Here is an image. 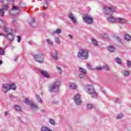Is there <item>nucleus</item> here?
Returning a JSON list of instances; mask_svg holds the SVG:
<instances>
[{
  "instance_id": "nucleus-1",
  "label": "nucleus",
  "mask_w": 131,
  "mask_h": 131,
  "mask_svg": "<svg viewBox=\"0 0 131 131\" xmlns=\"http://www.w3.org/2000/svg\"><path fill=\"white\" fill-rule=\"evenodd\" d=\"M89 53V50L86 49H80L77 52V58H78L79 60H88L90 56Z\"/></svg>"
},
{
  "instance_id": "nucleus-2",
  "label": "nucleus",
  "mask_w": 131,
  "mask_h": 131,
  "mask_svg": "<svg viewBox=\"0 0 131 131\" xmlns=\"http://www.w3.org/2000/svg\"><path fill=\"white\" fill-rule=\"evenodd\" d=\"M84 91L89 94V95H91L93 98H97L98 97V94L95 91V89H94V86L93 84H88L84 89Z\"/></svg>"
},
{
  "instance_id": "nucleus-3",
  "label": "nucleus",
  "mask_w": 131,
  "mask_h": 131,
  "mask_svg": "<svg viewBox=\"0 0 131 131\" xmlns=\"http://www.w3.org/2000/svg\"><path fill=\"white\" fill-rule=\"evenodd\" d=\"M60 85L61 83L58 81L53 82L50 84V85L49 87V92H50V93H55L56 92H58Z\"/></svg>"
},
{
  "instance_id": "nucleus-4",
  "label": "nucleus",
  "mask_w": 131,
  "mask_h": 131,
  "mask_svg": "<svg viewBox=\"0 0 131 131\" xmlns=\"http://www.w3.org/2000/svg\"><path fill=\"white\" fill-rule=\"evenodd\" d=\"M103 13L106 16H112L113 13L115 12V7L114 6H105L103 7Z\"/></svg>"
},
{
  "instance_id": "nucleus-5",
  "label": "nucleus",
  "mask_w": 131,
  "mask_h": 131,
  "mask_svg": "<svg viewBox=\"0 0 131 131\" xmlns=\"http://www.w3.org/2000/svg\"><path fill=\"white\" fill-rule=\"evenodd\" d=\"M44 55L42 53H39L35 54L33 56V59L35 61H37L38 63H43L45 62V58L43 57Z\"/></svg>"
},
{
  "instance_id": "nucleus-6",
  "label": "nucleus",
  "mask_w": 131,
  "mask_h": 131,
  "mask_svg": "<svg viewBox=\"0 0 131 131\" xmlns=\"http://www.w3.org/2000/svg\"><path fill=\"white\" fill-rule=\"evenodd\" d=\"M82 19L87 24H93L94 23V18L89 14H85L82 16Z\"/></svg>"
},
{
  "instance_id": "nucleus-7",
  "label": "nucleus",
  "mask_w": 131,
  "mask_h": 131,
  "mask_svg": "<svg viewBox=\"0 0 131 131\" xmlns=\"http://www.w3.org/2000/svg\"><path fill=\"white\" fill-rule=\"evenodd\" d=\"M73 101L75 102V104L77 105V106H79L81 105V99H80V95L79 94H76L73 98Z\"/></svg>"
},
{
  "instance_id": "nucleus-8",
  "label": "nucleus",
  "mask_w": 131,
  "mask_h": 131,
  "mask_svg": "<svg viewBox=\"0 0 131 131\" xmlns=\"http://www.w3.org/2000/svg\"><path fill=\"white\" fill-rule=\"evenodd\" d=\"M30 107L32 111H38V110H39V107H38V105L33 102H32V103L30 104Z\"/></svg>"
},
{
  "instance_id": "nucleus-9",
  "label": "nucleus",
  "mask_w": 131,
  "mask_h": 131,
  "mask_svg": "<svg viewBox=\"0 0 131 131\" xmlns=\"http://www.w3.org/2000/svg\"><path fill=\"white\" fill-rule=\"evenodd\" d=\"M9 9L8 5H3L2 6V9H0V16L1 17H4V14H5L4 11H7V9Z\"/></svg>"
},
{
  "instance_id": "nucleus-10",
  "label": "nucleus",
  "mask_w": 131,
  "mask_h": 131,
  "mask_svg": "<svg viewBox=\"0 0 131 131\" xmlns=\"http://www.w3.org/2000/svg\"><path fill=\"white\" fill-rule=\"evenodd\" d=\"M2 90L4 93H7L8 91H10V84H3Z\"/></svg>"
},
{
  "instance_id": "nucleus-11",
  "label": "nucleus",
  "mask_w": 131,
  "mask_h": 131,
  "mask_svg": "<svg viewBox=\"0 0 131 131\" xmlns=\"http://www.w3.org/2000/svg\"><path fill=\"white\" fill-rule=\"evenodd\" d=\"M40 73L43 77H46V78H51V75H50L48 72L44 70H41L40 71Z\"/></svg>"
},
{
  "instance_id": "nucleus-12",
  "label": "nucleus",
  "mask_w": 131,
  "mask_h": 131,
  "mask_svg": "<svg viewBox=\"0 0 131 131\" xmlns=\"http://www.w3.org/2000/svg\"><path fill=\"white\" fill-rule=\"evenodd\" d=\"M68 18L70 19V20L74 23V24H75L76 23V18L75 16H74V15L73 13H70L68 15Z\"/></svg>"
},
{
  "instance_id": "nucleus-13",
  "label": "nucleus",
  "mask_w": 131,
  "mask_h": 131,
  "mask_svg": "<svg viewBox=\"0 0 131 131\" xmlns=\"http://www.w3.org/2000/svg\"><path fill=\"white\" fill-rule=\"evenodd\" d=\"M68 18L70 19V20L74 23V24H75L76 23V18L75 16H74V15L73 13H70L68 15Z\"/></svg>"
},
{
  "instance_id": "nucleus-14",
  "label": "nucleus",
  "mask_w": 131,
  "mask_h": 131,
  "mask_svg": "<svg viewBox=\"0 0 131 131\" xmlns=\"http://www.w3.org/2000/svg\"><path fill=\"white\" fill-rule=\"evenodd\" d=\"M51 57L52 59L55 60V61H57L59 58L58 57V52L57 51H53L51 53Z\"/></svg>"
},
{
  "instance_id": "nucleus-15",
  "label": "nucleus",
  "mask_w": 131,
  "mask_h": 131,
  "mask_svg": "<svg viewBox=\"0 0 131 131\" xmlns=\"http://www.w3.org/2000/svg\"><path fill=\"white\" fill-rule=\"evenodd\" d=\"M106 20L110 23H114L115 22V17L113 15H110L109 17H107Z\"/></svg>"
},
{
  "instance_id": "nucleus-16",
  "label": "nucleus",
  "mask_w": 131,
  "mask_h": 131,
  "mask_svg": "<svg viewBox=\"0 0 131 131\" xmlns=\"http://www.w3.org/2000/svg\"><path fill=\"white\" fill-rule=\"evenodd\" d=\"M115 22H117L118 23H126L127 21L125 18H116Z\"/></svg>"
},
{
  "instance_id": "nucleus-17",
  "label": "nucleus",
  "mask_w": 131,
  "mask_h": 131,
  "mask_svg": "<svg viewBox=\"0 0 131 131\" xmlns=\"http://www.w3.org/2000/svg\"><path fill=\"white\" fill-rule=\"evenodd\" d=\"M12 11L13 12H14V11H15V12H16V13L13 14V15H17V14H19V12H20V10H19V7H18V6L14 5V4L12 5Z\"/></svg>"
},
{
  "instance_id": "nucleus-18",
  "label": "nucleus",
  "mask_w": 131,
  "mask_h": 131,
  "mask_svg": "<svg viewBox=\"0 0 131 131\" xmlns=\"http://www.w3.org/2000/svg\"><path fill=\"white\" fill-rule=\"evenodd\" d=\"M28 23L31 26H33V24H36L35 23V19L34 17H31L28 19Z\"/></svg>"
},
{
  "instance_id": "nucleus-19",
  "label": "nucleus",
  "mask_w": 131,
  "mask_h": 131,
  "mask_svg": "<svg viewBox=\"0 0 131 131\" xmlns=\"http://www.w3.org/2000/svg\"><path fill=\"white\" fill-rule=\"evenodd\" d=\"M23 102L24 103H25V104L29 106H30V104H32V103L33 102H32V101H31L30 100H29L28 98H25Z\"/></svg>"
},
{
  "instance_id": "nucleus-20",
  "label": "nucleus",
  "mask_w": 131,
  "mask_h": 131,
  "mask_svg": "<svg viewBox=\"0 0 131 131\" xmlns=\"http://www.w3.org/2000/svg\"><path fill=\"white\" fill-rule=\"evenodd\" d=\"M6 36H7L8 38V39H9L10 41L12 42V41H14V36L13 35V34H12V33L11 34H7L6 35Z\"/></svg>"
},
{
  "instance_id": "nucleus-21",
  "label": "nucleus",
  "mask_w": 131,
  "mask_h": 131,
  "mask_svg": "<svg viewBox=\"0 0 131 131\" xmlns=\"http://www.w3.org/2000/svg\"><path fill=\"white\" fill-rule=\"evenodd\" d=\"M107 50L110 53H114L115 51V47L113 46H110L107 48Z\"/></svg>"
},
{
  "instance_id": "nucleus-22",
  "label": "nucleus",
  "mask_w": 131,
  "mask_h": 131,
  "mask_svg": "<svg viewBox=\"0 0 131 131\" xmlns=\"http://www.w3.org/2000/svg\"><path fill=\"white\" fill-rule=\"evenodd\" d=\"M61 32H62V30H61V29H57L54 31L51 32V35H55V34H60Z\"/></svg>"
},
{
  "instance_id": "nucleus-23",
  "label": "nucleus",
  "mask_w": 131,
  "mask_h": 131,
  "mask_svg": "<svg viewBox=\"0 0 131 131\" xmlns=\"http://www.w3.org/2000/svg\"><path fill=\"white\" fill-rule=\"evenodd\" d=\"M121 74L123 76H125V77H127L129 75V72H128L127 70H123L121 72Z\"/></svg>"
},
{
  "instance_id": "nucleus-24",
  "label": "nucleus",
  "mask_w": 131,
  "mask_h": 131,
  "mask_svg": "<svg viewBox=\"0 0 131 131\" xmlns=\"http://www.w3.org/2000/svg\"><path fill=\"white\" fill-rule=\"evenodd\" d=\"M124 39L125 40H126V41H130L131 40V36L128 34H125L124 36Z\"/></svg>"
},
{
  "instance_id": "nucleus-25",
  "label": "nucleus",
  "mask_w": 131,
  "mask_h": 131,
  "mask_svg": "<svg viewBox=\"0 0 131 131\" xmlns=\"http://www.w3.org/2000/svg\"><path fill=\"white\" fill-rule=\"evenodd\" d=\"M16 89H17V86L14 83H12L9 84V90H12V91H16Z\"/></svg>"
},
{
  "instance_id": "nucleus-26",
  "label": "nucleus",
  "mask_w": 131,
  "mask_h": 131,
  "mask_svg": "<svg viewBox=\"0 0 131 131\" xmlns=\"http://www.w3.org/2000/svg\"><path fill=\"white\" fill-rule=\"evenodd\" d=\"M7 25V22L6 20H0V27H4L5 28Z\"/></svg>"
},
{
  "instance_id": "nucleus-27",
  "label": "nucleus",
  "mask_w": 131,
  "mask_h": 131,
  "mask_svg": "<svg viewBox=\"0 0 131 131\" xmlns=\"http://www.w3.org/2000/svg\"><path fill=\"white\" fill-rule=\"evenodd\" d=\"M78 71L80 72V73H82L83 74H86V73L88 72L86 71V70H85L82 68H79Z\"/></svg>"
},
{
  "instance_id": "nucleus-28",
  "label": "nucleus",
  "mask_w": 131,
  "mask_h": 131,
  "mask_svg": "<svg viewBox=\"0 0 131 131\" xmlns=\"http://www.w3.org/2000/svg\"><path fill=\"white\" fill-rule=\"evenodd\" d=\"M4 31L6 32L7 34L12 33V29L11 28H6V27L4 28Z\"/></svg>"
},
{
  "instance_id": "nucleus-29",
  "label": "nucleus",
  "mask_w": 131,
  "mask_h": 131,
  "mask_svg": "<svg viewBox=\"0 0 131 131\" xmlns=\"http://www.w3.org/2000/svg\"><path fill=\"white\" fill-rule=\"evenodd\" d=\"M70 89L71 90H76V84L75 83L71 82L70 83Z\"/></svg>"
},
{
  "instance_id": "nucleus-30",
  "label": "nucleus",
  "mask_w": 131,
  "mask_h": 131,
  "mask_svg": "<svg viewBox=\"0 0 131 131\" xmlns=\"http://www.w3.org/2000/svg\"><path fill=\"white\" fill-rule=\"evenodd\" d=\"M86 67L89 70H95V68H94V67L90 63H86Z\"/></svg>"
},
{
  "instance_id": "nucleus-31",
  "label": "nucleus",
  "mask_w": 131,
  "mask_h": 131,
  "mask_svg": "<svg viewBox=\"0 0 131 131\" xmlns=\"http://www.w3.org/2000/svg\"><path fill=\"white\" fill-rule=\"evenodd\" d=\"M36 99L38 103H40V104H42V99L39 97V96L37 95H36Z\"/></svg>"
},
{
  "instance_id": "nucleus-32",
  "label": "nucleus",
  "mask_w": 131,
  "mask_h": 131,
  "mask_svg": "<svg viewBox=\"0 0 131 131\" xmlns=\"http://www.w3.org/2000/svg\"><path fill=\"white\" fill-rule=\"evenodd\" d=\"M14 108L15 110H16V111H18V112L21 111V107L18 105H15L14 106Z\"/></svg>"
},
{
  "instance_id": "nucleus-33",
  "label": "nucleus",
  "mask_w": 131,
  "mask_h": 131,
  "mask_svg": "<svg viewBox=\"0 0 131 131\" xmlns=\"http://www.w3.org/2000/svg\"><path fill=\"white\" fill-rule=\"evenodd\" d=\"M55 40L56 43H57V45H60V43H61V40H60V38H59V37L55 36Z\"/></svg>"
},
{
  "instance_id": "nucleus-34",
  "label": "nucleus",
  "mask_w": 131,
  "mask_h": 131,
  "mask_svg": "<svg viewBox=\"0 0 131 131\" xmlns=\"http://www.w3.org/2000/svg\"><path fill=\"white\" fill-rule=\"evenodd\" d=\"M92 42L93 46H95V47H98L99 44H98V42H97V40L95 39H92Z\"/></svg>"
},
{
  "instance_id": "nucleus-35",
  "label": "nucleus",
  "mask_w": 131,
  "mask_h": 131,
  "mask_svg": "<svg viewBox=\"0 0 131 131\" xmlns=\"http://www.w3.org/2000/svg\"><path fill=\"white\" fill-rule=\"evenodd\" d=\"M49 122L52 125H55L56 124V122L54 119H49Z\"/></svg>"
},
{
  "instance_id": "nucleus-36",
  "label": "nucleus",
  "mask_w": 131,
  "mask_h": 131,
  "mask_svg": "<svg viewBox=\"0 0 131 131\" xmlns=\"http://www.w3.org/2000/svg\"><path fill=\"white\" fill-rule=\"evenodd\" d=\"M46 42H47L48 45H50V46H54V42H52L51 39H47Z\"/></svg>"
},
{
  "instance_id": "nucleus-37",
  "label": "nucleus",
  "mask_w": 131,
  "mask_h": 131,
  "mask_svg": "<svg viewBox=\"0 0 131 131\" xmlns=\"http://www.w3.org/2000/svg\"><path fill=\"white\" fill-rule=\"evenodd\" d=\"M56 70H57L59 74H62V69L60 67L56 66Z\"/></svg>"
},
{
  "instance_id": "nucleus-38",
  "label": "nucleus",
  "mask_w": 131,
  "mask_h": 131,
  "mask_svg": "<svg viewBox=\"0 0 131 131\" xmlns=\"http://www.w3.org/2000/svg\"><path fill=\"white\" fill-rule=\"evenodd\" d=\"M116 62L117 64H118L119 65H120V64H121V59H120V58L117 57L116 58Z\"/></svg>"
},
{
  "instance_id": "nucleus-39",
  "label": "nucleus",
  "mask_w": 131,
  "mask_h": 131,
  "mask_svg": "<svg viewBox=\"0 0 131 131\" xmlns=\"http://www.w3.org/2000/svg\"><path fill=\"white\" fill-rule=\"evenodd\" d=\"M44 2H45V3L43 5V8L45 9H47V8H48V7L49 6V4H48V1L45 0Z\"/></svg>"
},
{
  "instance_id": "nucleus-40",
  "label": "nucleus",
  "mask_w": 131,
  "mask_h": 131,
  "mask_svg": "<svg viewBox=\"0 0 131 131\" xmlns=\"http://www.w3.org/2000/svg\"><path fill=\"white\" fill-rule=\"evenodd\" d=\"M102 69L105 70L106 71H109V68L108 67V65L107 64H104L103 66Z\"/></svg>"
},
{
  "instance_id": "nucleus-41",
  "label": "nucleus",
  "mask_w": 131,
  "mask_h": 131,
  "mask_svg": "<svg viewBox=\"0 0 131 131\" xmlns=\"http://www.w3.org/2000/svg\"><path fill=\"white\" fill-rule=\"evenodd\" d=\"M123 114H119L117 116V119H121L123 117Z\"/></svg>"
},
{
  "instance_id": "nucleus-42",
  "label": "nucleus",
  "mask_w": 131,
  "mask_h": 131,
  "mask_svg": "<svg viewBox=\"0 0 131 131\" xmlns=\"http://www.w3.org/2000/svg\"><path fill=\"white\" fill-rule=\"evenodd\" d=\"M126 66L128 68H130L131 66V61L130 60H127L126 61Z\"/></svg>"
},
{
  "instance_id": "nucleus-43",
  "label": "nucleus",
  "mask_w": 131,
  "mask_h": 131,
  "mask_svg": "<svg viewBox=\"0 0 131 131\" xmlns=\"http://www.w3.org/2000/svg\"><path fill=\"white\" fill-rule=\"evenodd\" d=\"M100 35L103 38H108V35H107V34L102 33V34H100Z\"/></svg>"
},
{
  "instance_id": "nucleus-44",
  "label": "nucleus",
  "mask_w": 131,
  "mask_h": 131,
  "mask_svg": "<svg viewBox=\"0 0 131 131\" xmlns=\"http://www.w3.org/2000/svg\"><path fill=\"white\" fill-rule=\"evenodd\" d=\"M116 39L117 40V42H119V43H122V41H121V39L119 38L118 36L116 37Z\"/></svg>"
},
{
  "instance_id": "nucleus-45",
  "label": "nucleus",
  "mask_w": 131,
  "mask_h": 131,
  "mask_svg": "<svg viewBox=\"0 0 131 131\" xmlns=\"http://www.w3.org/2000/svg\"><path fill=\"white\" fill-rule=\"evenodd\" d=\"M102 69H103V67H98L95 68V70H97V71H100Z\"/></svg>"
},
{
  "instance_id": "nucleus-46",
  "label": "nucleus",
  "mask_w": 131,
  "mask_h": 131,
  "mask_svg": "<svg viewBox=\"0 0 131 131\" xmlns=\"http://www.w3.org/2000/svg\"><path fill=\"white\" fill-rule=\"evenodd\" d=\"M87 109H93V104H88L86 106Z\"/></svg>"
},
{
  "instance_id": "nucleus-47",
  "label": "nucleus",
  "mask_w": 131,
  "mask_h": 131,
  "mask_svg": "<svg viewBox=\"0 0 131 131\" xmlns=\"http://www.w3.org/2000/svg\"><path fill=\"white\" fill-rule=\"evenodd\" d=\"M84 74H82L81 73H79L78 75L79 78H83V77H84Z\"/></svg>"
},
{
  "instance_id": "nucleus-48",
  "label": "nucleus",
  "mask_w": 131,
  "mask_h": 131,
  "mask_svg": "<svg viewBox=\"0 0 131 131\" xmlns=\"http://www.w3.org/2000/svg\"><path fill=\"white\" fill-rule=\"evenodd\" d=\"M2 4H8L9 0H0Z\"/></svg>"
},
{
  "instance_id": "nucleus-49",
  "label": "nucleus",
  "mask_w": 131,
  "mask_h": 131,
  "mask_svg": "<svg viewBox=\"0 0 131 131\" xmlns=\"http://www.w3.org/2000/svg\"><path fill=\"white\" fill-rule=\"evenodd\" d=\"M17 41L18 43H20L21 41V37L20 36H17Z\"/></svg>"
},
{
  "instance_id": "nucleus-50",
  "label": "nucleus",
  "mask_w": 131,
  "mask_h": 131,
  "mask_svg": "<svg viewBox=\"0 0 131 131\" xmlns=\"http://www.w3.org/2000/svg\"><path fill=\"white\" fill-rule=\"evenodd\" d=\"M0 55H5V51H4V49H2L0 50Z\"/></svg>"
},
{
  "instance_id": "nucleus-51",
  "label": "nucleus",
  "mask_w": 131,
  "mask_h": 131,
  "mask_svg": "<svg viewBox=\"0 0 131 131\" xmlns=\"http://www.w3.org/2000/svg\"><path fill=\"white\" fill-rule=\"evenodd\" d=\"M115 103L117 104H120V99L119 98H116L115 100Z\"/></svg>"
},
{
  "instance_id": "nucleus-52",
  "label": "nucleus",
  "mask_w": 131,
  "mask_h": 131,
  "mask_svg": "<svg viewBox=\"0 0 131 131\" xmlns=\"http://www.w3.org/2000/svg\"><path fill=\"white\" fill-rule=\"evenodd\" d=\"M68 37L69 38V39H72V38H73V36H72L71 34H68Z\"/></svg>"
},
{
  "instance_id": "nucleus-53",
  "label": "nucleus",
  "mask_w": 131,
  "mask_h": 131,
  "mask_svg": "<svg viewBox=\"0 0 131 131\" xmlns=\"http://www.w3.org/2000/svg\"><path fill=\"white\" fill-rule=\"evenodd\" d=\"M53 104H58V101H56V100H54L53 102H52Z\"/></svg>"
},
{
  "instance_id": "nucleus-54",
  "label": "nucleus",
  "mask_w": 131,
  "mask_h": 131,
  "mask_svg": "<svg viewBox=\"0 0 131 131\" xmlns=\"http://www.w3.org/2000/svg\"><path fill=\"white\" fill-rule=\"evenodd\" d=\"M0 36H6L4 33H0Z\"/></svg>"
},
{
  "instance_id": "nucleus-55",
  "label": "nucleus",
  "mask_w": 131,
  "mask_h": 131,
  "mask_svg": "<svg viewBox=\"0 0 131 131\" xmlns=\"http://www.w3.org/2000/svg\"><path fill=\"white\" fill-rule=\"evenodd\" d=\"M8 113L7 112H4V115L5 116H7V115H8Z\"/></svg>"
},
{
  "instance_id": "nucleus-56",
  "label": "nucleus",
  "mask_w": 131,
  "mask_h": 131,
  "mask_svg": "<svg viewBox=\"0 0 131 131\" xmlns=\"http://www.w3.org/2000/svg\"><path fill=\"white\" fill-rule=\"evenodd\" d=\"M11 50H14V49H15V46H11Z\"/></svg>"
},
{
  "instance_id": "nucleus-57",
  "label": "nucleus",
  "mask_w": 131,
  "mask_h": 131,
  "mask_svg": "<svg viewBox=\"0 0 131 131\" xmlns=\"http://www.w3.org/2000/svg\"><path fill=\"white\" fill-rule=\"evenodd\" d=\"M2 64H3V61H2V60H0V65H2Z\"/></svg>"
},
{
  "instance_id": "nucleus-58",
  "label": "nucleus",
  "mask_w": 131,
  "mask_h": 131,
  "mask_svg": "<svg viewBox=\"0 0 131 131\" xmlns=\"http://www.w3.org/2000/svg\"><path fill=\"white\" fill-rule=\"evenodd\" d=\"M18 120H21V118L18 117Z\"/></svg>"
},
{
  "instance_id": "nucleus-59",
  "label": "nucleus",
  "mask_w": 131,
  "mask_h": 131,
  "mask_svg": "<svg viewBox=\"0 0 131 131\" xmlns=\"http://www.w3.org/2000/svg\"><path fill=\"white\" fill-rule=\"evenodd\" d=\"M11 2H15V0H10Z\"/></svg>"
},
{
  "instance_id": "nucleus-60",
  "label": "nucleus",
  "mask_w": 131,
  "mask_h": 131,
  "mask_svg": "<svg viewBox=\"0 0 131 131\" xmlns=\"http://www.w3.org/2000/svg\"><path fill=\"white\" fill-rule=\"evenodd\" d=\"M16 61H17V59H14V61L16 62Z\"/></svg>"
},
{
  "instance_id": "nucleus-61",
  "label": "nucleus",
  "mask_w": 131,
  "mask_h": 131,
  "mask_svg": "<svg viewBox=\"0 0 131 131\" xmlns=\"http://www.w3.org/2000/svg\"><path fill=\"white\" fill-rule=\"evenodd\" d=\"M13 21H15V19H13Z\"/></svg>"
}]
</instances>
